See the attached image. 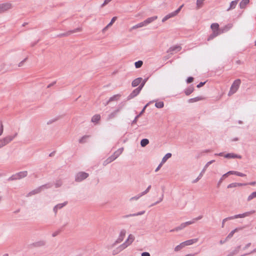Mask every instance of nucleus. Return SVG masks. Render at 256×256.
<instances>
[{"mask_svg":"<svg viewBox=\"0 0 256 256\" xmlns=\"http://www.w3.org/2000/svg\"><path fill=\"white\" fill-rule=\"evenodd\" d=\"M219 26V24L218 23H213L211 24L210 28L212 30V33L208 37V41L211 40L220 34Z\"/></svg>","mask_w":256,"mask_h":256,"instance_id":"f257e3e1","label":"nucleus"},{"mask_svg":"<svg viewBox=\"0 0 256 256\" xmlns=\"http://www.w3.org/2000/svg\"><path fill=\"white\" fill-rule=\"evenodd\" d=\"M240 83L241 81L240 79H237L234 82L228 92V96L234 94L238 90Z\"/></svg>","mask_w":256,"mask_h":256,"instance_id":"f03ea898","label":"nucleus"},{"mask_svg":"<svg viewBox=\"0 0 256 256\" xmlns=\"http://www.w3.org/2000/svg\"><path fill=\"white\" fill-rule=\"evenodd\" d=\"M17 134L14 136H8L0 140V148L10 143L16 136Z\"/></svg>","mask_w":256,"mask_h":256,"instance_id":"7ed1b4c3","label":"nucleus"},{"mask_svg":"<svg viewBox=\"0 0 256 256\" xmlns=\"http://www.w3.org/2000/svg\"><path fill=\"white\" fill-rule=\"evenodd\" d=\"M183 6H184V4H182L176 11L173 12L171 13H170L166 15L165 16H164V18L162 19V22H164L166 20H168L169 18L176 16L179 13V12L180 11L182 8L183 7Z\"/></svg>","mask_w":256,"mask_h":256,"instance_id":"20e7f679","label":"nucleus"},{"mask_svg":"<svg viewBox=\"0 0 256 256\" xmlns=\"http://www.w3.org/2000/svg\"><path fill=\"white\" fill-rule=\"evenodd\" d=\"M158 18L157 16H154L152 17L148 18L147 19H146L145 20H144L142 22H141L138 24V28L145 26L148 24H149L152 22L154 20H156Z\"/></svg>","mask_w":256,"mask_h":256,"instance_id":"39448f33","label":"nucleus"},{"mask_svg":"<svg viewBox=\"0 0 256 256\" xmlns=\"http://www.w3.org/2000/svg\"><path fill=\"white\" fill-rule=\"evenodd\" d=\"M12 8V5L10 2L2 3L0 4V13L8 11Z\"/></svg>","mask_w":256,"mask_h":256,"instance_id":"423d86ee","label":"nucleus"},{"mask_svg":"<svg viewBox=\"0 0 256 256\" xmlns=\"http://www.w3.org/2000/svg\"><path fill=\"white\" fill-rule=\"evenodd\" d=\"M51 187V186H50L49 184H44V185H42L40 186L39 188L31 191L29 193H28V194H27V196H30L32 195H34V194H38L40 193L42 188H50Z\"/></svg>","mask_w":256,"mask_h":256,"instance_id":"0eeeda50","label":"nucleus"},{"mask_svg":"<svg viewBox=\"0 0 256 256\" xmlns=\"http://www.w3.org/2000/svg\"><path fill=\"white\" fill-rule=\"evenodd\" d=\"M126 234V230L124 229L122 230H120V235L118 236V238H117V240L115 241V242L112 244V246H114L116 244H119L124 239L125 236Z\"/></svg>","mask_w":256,"mask_h":256,"instance_id":"6e6552de","label":"nucleus"},{"mask_svg":"<svg viewBox=\"0 0 256 256\" xmlns=\"http://www.w3.org/2000/svg\"><path fill=\"white\" fill-rule=\"evenodd\" d=\"M192 224H193V222L188 221V222H183V223L181 224L175 228L174 229L171 230H170V232H175V231L178 232V230L184 229V228H186L188 226Z\"/></svg>","mask_w":256,"mask_h":256,"instance_id":"1a4fd4ad","label":"nucleus"},{"mask_svg":"<svg viewBox=\"0 0 256 256\" xmlns=\"http://www.w3.org/2000/svg\"><path fill=\"white\" fill-rule=\"evenodd\" d=\"M254 212H255L254 210H252V211H250V212H244V213L242 214H236V215H235V216H234L228 217V218H230V219H232L233 220V219L237 218H245L246 216H249L250 215L252 214H254Z\"/></svg>","mask_w":256,"mask_h":256,"instance_id":"9d476101","label":"nucleus"},{"mask_svg":"<svg viewBox=\"0 0 256 256\" xmlns=\"http://www.w3.org/2000/svg\"><path fill=\"white\" fill-rule=\"evenodd\" d=\"M144 86V84L141 86H139L138 88H136L134 90L132 91V92L130 94L129 96L130 98H132L136 96L140 92L142 86Z\"/></svg>","mask_w":256,"mask_h":256,"instance_id":"9b49d317","label":"nucleus"},{"mask_svg":"<svg viewBox=\"0 0 256 256\" xmlns=\"http://www.w3.org/2000/svg\"><path fill=\"white\" fill-rule=\"evenodd\" d=\"M46 242L44 240H39L32 243L31 246L34 248H40L46 245Z\"/></svg>","mask_w":256,"mask_h":256,"instance_id":"f8f14e48","label":"nucleus"},{"mask_svg":"<svg viewBox=\"0 0 256 256\" xmlns=\"http://www.w3.org/2000/svg\"><path fill=\"white\" fill-rule=\"evenodd\" d=\"M182 49V47L179 45H176L170 47L168 50V52L172 54L174 52H180Z\"/></svg>","mask_w":256,"mask_h":256,"instance_id":"ddd939ff","label":"nucleus"},{"mask_svg":"<svg viewBox=\"0 0 256 256\" xmlns=\"http://www.w3.org/2000/svg\"><path fill=\"white\" fill-rule=\"evenodd\" d=\"M172 156V154L170 153H168L166 154L162 158V161L161 162V164L159 165L158 168H156V170H158V169L162 166V164H164L168 159L170 158Z\"/></svg>","mask_w":256,"mask_h":256,"instance_id":"4468645a","label":"nucleus"},{"mask_svg":"<svg viewBox=\"0 0 256 256\" xmlns=\"http://www.w3.org/2000/svg\"><path fill=\"white\" fill-rule=\"evenodd\" d=\"M226 158H239L240 159L242 156L240 155H238L233 153L228 154L224 156Z\"/></svg>","mask_w":256,"mask_h":256,"instance_id":"2eb2a0df","label":"nucleus"},{"mask_svg":"<svg viewBox=\"0 0 256 256\" xmlns=\"http://www.w3.org/2000/svg\"><path fill=\"white\" fill-rule=\"evenodd\" d=\"M243 227H240V228H235L234 230H232L228 235V236H226V239H230V238H232L233 236H234V234L236 232H238V231L240 230H242L243 229Z\"/></svg>","mask_w":256,"mask_h":256,"instance_id":"dca6fc26","label":"nucleus"},{"mask_svg":"<svg viewBox=\"0 0 256 256\" xmlns=\"http://www.w3.org/2000/svg\"><path fill=\"white\" fill-rule=\"evenodd\" d=\"M121 96H122V95L120 94H114L110 98V99L108 100V102H112L118 101L119 100H120Z\"/></svg>","mask_w":256,"mask_h":256,"instance_id":"f3484780","label":"nucleus"},{"mask_svg":"<svg viewBox=\"0 0 256 256\" xmlns=\"http://www.w3.org/2000/svg\"><path fill=\"white\" fill-rule=\"evenodd\" d=\"M198 241V238H194L189 240H187L185 242H184L185 246H190L192 244Z\"/></svg>","mask_w":256,"mask_h":256,"instance_id":"a211bd4d","label":"nucleus"},{"mask_svg":"<svg viewBox=\"0 0 256 256\" xmlns=\"http://www.w3.org/2000/svg\"><path fill=\"white\" fill-rule=\"evenodd\" d=\"M82 30V28H76V29H74L73 30H70V31L68 32L65 35L66 36H68V35H70L71 34H74V33H76V32H81Z\"/></svg>","mask_w":256,"mask_h":256,"instance_id":"6ab92c4d","label":"nucleus"},{"mask_svg":"<svg viewBox=\"0 0 256 256\" xmlns=\"http://www.w3.org/2000/svg\"><path fill=\"white\" fill-rule=\"evenodd\" d=\"M135 239L134 236L132 234H129L127 240H126V242L127 243L129 246L130 245Z\"/></svg>","mask_w":256,"mask_h":256,"instance_id":"aec40b11","label":"nucleus"},{"mask_svg":"<svg viewBox=\"0 0 256 256\" xmlns=\"http://www.w3.org/2000/svg\"><path fill=\"white\" fill-rule=\"evenodd\" d=\"M145 212V211H142V212H138V213H136V214H128V215H126V216H123V218H128L130 216H140V215H142L143 214H144Z\"/></svg>","mask_w":256,"mask_h":256,"instance_id":"412c9836","label":"nucleus"},{"mask_svg":"<svg viewBox=\"0 0 256 256\" xmlns=\"http://www.w3.org/2000/svg\"><path fill=\"white\" fill-rule=\"evenodd\" d=\"M236 175L237 176H242V174L236 171H230L228 172L226 174H224L223 176H226V175Z\"/></svg>","mask_w":256,"mask_h":256,"instance_id":"4be33fe9","label":"nucleus"},{"mask_svg":"<svg viewBox=\"0 0 256 256\" xmlns=\"http://www.w3.org/2000/svg\"><path fill=\"white\" fill-rule=\"evenodd\" d=\"M100 119V116L99 114H96L92 118V122L94 123H98Z\"/></svg>","mask_w":256,"mask_h":256,"instance_id":"5701e85b","label":"nucleus"},{"mask_svg":"<svg viewBox=\"0 0 256 256\" xmlns=\"http://www.w3.org/2000/svg\"><path fill=\"white\" fill-rule=\"evenodd\" d=\"M116 156H112L110 157H109L108 158H107L104 162V164H107L110 162H112L113 160H114L116 158Z\"/></svg>","mask_w":256,"mask_h":256,"instance_id":"b1692460","label":"nucleus"},{"mask_svg":"<svg viewBox=\"0 0 256 256\" xmlns=\"http://www.w3.org/2000/svg\"><path fill=\"white\" fill-rule=\"evenodd\" d=\"M142 78H138L135 79L133 82H132V86L133 87H136L138 86L141 82Z\"/></svg>","mask_w":256,"mask_h":256,"instance_id":"393cba45","label":"nucleus"},{"mask_svg":"<svg viewBox=\"0 0 256 256\" xmlns=\"http://www.w3.org/2000/svg\"><path fill=\"white\" fill-rule=\"evenodd\" d=\"M204 100V98L202 96H198V97H196V98H190L188 100V102H190V103H192V102H198L199 100Z\"/></svg>","mask_w":256,"mask_h":256,"instance_id":"a878e982","label":"nucleus"},{"mask_svg":"<svg viewBox=\"0 0 256 256\" xmlns=\"http://www.w3.org/2000/svg\"><path fill=\"white\" fill-rule=\"evenodd\" d=\"M129 245L126 243V242H124V243H123L121 245H120L118 248H117L118 250L121 252L123 250L125 249L126 248H127Z\"/></svg>","mask_w":256,"mask_h":256,"instance_id":"bb28decb","label":"nucleus"},{"mask_svg":"<svg viewBox=\"0 0 256 256\" xmlns=\"http://www.w3.org/2000/svg\"><path fill=\"white\" fill-rule=\"evenodd\" d=\"M184 247H185L184 244V242H182L180 243L179 245L177 246L174 248V251L178 252Z\"/></svg>","mask_w":256,"mask_h":256,"instance_id":"cd10ccee","label":"nucleus"},{"mask_svg":"<svg viewBox=\"0 0 256 256\" xmlns=\"http://www.w3.org/2000/svg\"><path fill=\"white\" fill-rule=\"evenodd\" d=\"M149 143V140L148 139L144 138L142 139L140 142V145L142 147L146 146Z\"/></svg>","mask_w":256,"mask_h":256,"instance_id":"c85d7f7f","label":"nucleus"},{"mask_svg":"<svg viewBox=\"0 0 256 256\" xmlns=\"http://www.w3.org/2000/svg\"><path fill=\"white\" fill-rule=\"evenodd\" d=\"M250 2V0H242L240 2V6L241 8H244L245 6L248 4Z\"/></svg>","mask_w":256,"mask_h":256,"instance_id":"c756f323","label":"nucleus"},{"mask_svg":"<svg viewBox=\"0 0 256 256\" xmlns=\"http://www.w3.org/2000/svg\"><path fill=\"white\" fill-rule=\"evenodd\" d=\"M68 204L67 202H65L62 204H58L56 206V208H57L58 210L66 206Z\"/></svg>","mask_w":256,"mask_h":256,"instance_id":"7c9ffc66","label":"nucleus"},{"mask_svg":"<svg viewBox=\"0 0 256 256\" xmlns=\"http://www.w3.org/2000/svg\"><path fill=\"white\" fill-rule=\"evenodd\" d=\"M238 4V2L237 1H232L230 3V7L228 9V10H230V9H232V8H235V7L236 6V4Z\"/></svg>","mask_w":256,"mask_h":256,"instance_id":"2f4dec72","label":"nucleus"},{"mask_svg":"<svg viewBox=\"0 0 256 256\" xmlns=\"http://www.w3.org/2000/svg\"><path fill=\"white\" fill-rule=\"evenodd\" d=\"M155 106L157 108H162L164 107V104L162 102H156L155 104Z\"/></svg>","mask_w":256,"mask_h":256,"instance_id":"473e14b6","label":"nucleus"},{"mask_svg":"<svg viewBox=\"0 0 256 256\" xmlns=\"http://www.w3.org/2000/svg\"><path fill=\"white\" fill-rule=\"evenodd\" d=\"M243 185V184H241V183H232V184H230L228 186V188H233V187H236V186H242Z\"/></svg>","mask_w":256,"mask_h":256,"instance_id":"72a5a7b5","label":"nucleus"},{"mask_svg":"<svg viewBox=\"0 0 256 256\" xmlns=\"http://www.w3.org/2000/svg\"><path fill=\"white\" fill-rule=\"evenodd\" d=\"M256 198V192H252L248 198V200L250 201L253 199L254 198Z\"/></svg>","mask_w":256,"mask_h":256,"instance_id":"f704fd0d","label":"nucleus"},{"mask_svg":"<svg viewBox=\"0 0 256 256\" xmlns=\"http://www.w3.org/2000/svg\"><path fill=\"white\" fill-rule=\"evenodd\" d=\"M89 138L88 136H84L79 140L80 143H84L86 142V140Z\"/></svg>","mask_w":256,"mask_h":256,"instance_id":"c9c22d12","label":"nucleus"},{"mask_svg":"<svg viewBox=\"0 0 256 256\" xmlns=\"http://www.w3.org/2000/svg\"><path fill=\"white\" fill-rule=\"evenodd\" d=\"M143 64V62L142 60H138L135 62L134 65L136 68H140Z\"/></svg>","mask_w":256,"mask_h":256,"instance_id":"e433bc0d","label":"nucleus"},{"mask_svg":"<svg viewBox=\"0 0 256 256\" xmlns=\"http://www.w3.org/2000/svg\"><path fill=\"white\" fill-rule=\"evenodd\" d=\"M204 0H197L196 1V5L198 8H201L203 5V2Z\"/></svg>","mask_w":256,"mask_h":256,"instance_id":"4c0bfd02","label":"nucleus"},{"mask_svg":"<svg viewBox=\"0 0 256 256\" xmlns=\"http://www.w3.org/2000/svg\"><path fill=\"white\" fill-rule=\"evenodd\" d=\"M240 247H241L240 246H238L237 247H236L235 248V249L232 252V254L234 255L236 254L239 252Z\"/></svg>","mask_w":256,"mask_h":256,"instance_id":"58836bf2","label":"nucleus"},{"mask_svg":"<svg viewBox=\"0 0 256 256\" xmlns=\"http://www.w3.org/2000/svg\"><path fill=\"white\" fill-rule=\"evenodd\" d=\"M194 90V88H190L186 89L185 91V94L186 95H190Z\"/></svg>","mask_w":256,"mask_h":256,"instance_id":"ea45409f","label":"nucleus"},{"mask_svg":"<svg viewBox=\"0 0 256 256\" xmlns=\"http://www.w3.org/2000/svg\"><path fill=\"white\" fill-rule=\"evenodd\" d=\"M117 19V17L116 16H114V17H113L110 21V22L108 24V26H110L112 25V24Z\"/></svg>","mask_w":256,"mask_h":256,"instance_id":"a19ab883","label":"nucleus"},{"mask_svg":"<svg viewBox=\"0 0 256 256\" xmlns=\"http://www.w3.org/2000/svg\"><path fill=\"white\" fill-rule=\"evenodd\" d=\"M150 188H151V186L150 185L148 187V188L144 192H143L141 193V196H144L145 194H146V193H148L149 192Z\"/></svg>","mask_w":256,"mask_h":256,"instance_id":"79ce46f5","label":"nucleus"},{"mask_svg":"<svg viewBox=\"0 0 256 256\" xmlns=\"http://www.w3.org/2000/svg\"><path fill=\"white\" fill-rule=\"evenodd\" d=\"M87 177H76V181L77 182H80L84 180Z\"/></svg>","mask_w":256,"mask_h":256,"instance_id":"37998d69","label":"nucleus"},{"mask_svg":"<svg viewBox=\"0 0 256 256\" xmlns=\"http://www.w3.org/2000/svg\"><path fill=\"white\" fill-rule=\"evenodd\" d=\"M202 218V216H200L198 217H196V218H194L192 219V220H190V222H193V224H194L196 221Z\"/></svg>","mask_w":256,"mask_h":256,"instance_id":"c03bdc74","label":"nucleus"},{"mask_svg":"<svg viewBox=\"0 0 256 256\" xmlns=\"http://www.w3.org/2000/svg\"><path fill=\"white\" fill-rule=\"evenodd\" d=\"M142 196H141V193L140 194H139L138 196H134V197H132V198H130V200H138L140 197H141Z\"/></svg>","mask_w":256,"mask_h":256,"instance_id":"a18cd8bd","label":"nucleus"},{"mask_svg":"<svg viewBox=\"0 0 256 256\" xmlns=\"http://www.w3.org/2000/svg\"><path fill=\"white\" fill-rule=\"evenodd\" d=\"M231 220V219H230V218H224V219L222 220V228H224V224H225V222H226L228 220Z\"/></svg>","mask_w":256,"mask_h":256,"instance_id":"49530a36","label":"nucleus"},{"mask_svg":"<svg viewBox=\"0 0 256 256\" xmlns=\"http://www.w3.org/2000/svg\"><path fill=\"white\" fill-rule=\"evenodd\" d=\"M138 24H136L134 26H132V28H130L129 30L130 32H132V30L138 28Z\"/></svg>","mask_w":256,"mask_h":256,"instance_id":"de8ad7c7","label":"nucleus"},{"mask_svg":"<svg viewBox=\"0 0 256 256\" xmlns=\"http://www.w3.org/2000/svg\"><path fill=\"white\" fill-rule=\"evenodd\" d=\"M138 24H136L134 26H132V28H130L129 30L130 32H132V30L138 28Z\"/></svg>","mask_w":256,"mask_h":256,"instance_id":"09e8293b","label":"nucleus"},{"mask_svg":"<svg viewBox=\"0 0 256 256\" xmlns=\"http://www.w3.org/2000/svg\"><path fill=\"white\" fill-rule=\"evenodd\" d=\"M120 252L118 249V248H116V249L114 250L112 252V254L113 255H116V254H118V253H119Z\"/></svg>","mask_w":256,"mask_h":256,"instance_id":"8fccbe9b","label":"nucleus"},{"mask_svg":"<svg viewBox=\"0 0 256 256\" xmlns=\"http://www.w3.org/2000/svg\"><path fill=\"white\" fill-rule=\"evenodd\" d=\"M62 183L60 181H58L55 184L56 188H58V187L60 186H62Z\"/></svg>","mask_w":256,"mask_h":256,"instance_id":"3c124183","label":"nucleus"},{"mask_svg":"<svg viewBox=\"0 0 256 256\" xmlns=\"http://www.w3.org/2000/svg\"><path fill=\"white\" fill-rule=\"evenodd\" d=\"M26 58L24 60H23L21 61L18 64V67L22 66L24 64V62H26Z\"/></svg>","mask_w":256,"mask_h":256,"instance_id":"603ef678","label":"nucleus"},{"mask_svg":"<svg viewBox=\"0 0 256 256\" xmlns=\"http://www.w3.org/2000/svg\"><path fill=\"white\" fill-rule=\"evenodd\" d=\"M251 246V243L250 242H249L248 244H247L244 248H243V250H246V248H249L250 246Z\"/></svg>","mask_w":256,"mask_h":256,"instance_id":"864d4df0","label":"nucleus"},{"mask_svg":"<svg viewBox=\"0 0 256 256\" xmlns=\"http://www.w3.org/2000/svg\"><path fill=\"white\" fill-rule=\"evenodd\" d=\"M193 80H194V78H193L192 77H189L188 79H187V82L188 83H190L192 82H193Z\"/></svg>","mask_w":256,"mask_h":256,"instance_id":"5fc2aeb1","label":"nucleus"},{"mask_svg":"<svg viewBox=\"0 0 256 256\" xmlns=\"http://www.w3.org/2000/svg\"><path fill=\"white\" fill-rule=\"evenodd\" d=\"M142 256H150V255L148 252H144L142 254Z\"/></svg>","mask_w":256,"mask_h":256,"instance_id":"6e6d98bb","label":"nucleus"},{"mask_svg":"<svg viewBox=\"0 0 256 256\" xmlns=\"http://www.w3.org/2000/svg\"><path fill=\"white\" fill-rule=\"evenodd\" d=\"M228 239H226V238H225V240H220V244H224L226 241H228Z\"/></svg>","mask_w":256,"mask_h":256,"instance_id":"4d7b16f0","label":"nucleus"},{"mask_svg":"<svg viewBox=\"0 0 256 256\" xmlns=\"http://www.w3.org/2000/svg\"><path fill=\"white\" fill-rule=\"evenodd\" d=\"M205 84V82H200L197 85V87L198 88H200L202 86Z\"/></svg>","mask_w":256,"mask_h":256,"instance_id":"13d9d810","label":"nucleus"},{"mask_svg":"<svg viewBox=\"0 0 256 256\" xmlns=\"http://www.w3.org/2000/svg\"><path fill=\"white\" fill-rule=\"evenodd\" d=\"M200 177H197L196 179L192 182V183H196L198 182L200 180Z\"/></svg>","mask_w":256,"mask_h":256,"instance_id":"bf43d9fd","label":"nucleus"},{"mask_svg":"<svg viewBox=\"0 0 256 256\" xmlns=\"http://www.w3.org/2000/svg\"><path fill=\"white\" fill-rule=\"evenodd\" d=\"M3 132V126L2 125L0 126V136L2 135Z\"/></svg>","mask_w":256,"mask_h":256,"instance_id":"052dcab7","label":"nucleus"},{"mask_svg":"<svg viewBox=\"0 0 256 256\" xmlns=\"http://www.w3.org/2000/svg\"><path fill=\"white\" fill-rule=\"evenodd\" d=\"M17 180V178H16V177H10V178L8 179V180Z\"/></svg>","mask_w":256,"mask_h":256,"instance_id":"680f3d73","label":"nucleus"},{"mask_svg":"<svg viewBox=\"0 0 256 256\" xmlns=\"http://www.w3.org/2000/svg\"><path fill=\"white\" fill-rule=\"evenodd\" d=\"M58 209L57 208H56V206H54L53 208V210L55 213V214H56Z\"/></svg>","mask_w":256,"mask_h":256,"instance_id":"e2e57ef3","label":"nucleus"},{"mask_svg":"<svg viewBox=\"0 0 256 256\" xmlns=\"http://www.w3.org/2000/svg\"><path fill=\"white\" fill-rule=\"evenodd\" d=\"M163 198H164V194H162V196L160 198L159 200H158L159 202H161Z\"/></svg>","mask_w":256,"mask_h":256,"instance_id":"0e129e2a","label":"nucleus"},{"mask_svg":"<svg viewBox=\"0 0 256 256\" xmlns=\"http://www.w3.org/2000/svg\"><path fill=\"white\" fill-rule=\"evenodd\" d=\"M58 234V232H55L54 234H52V236L53 237H54V236H56Z\"/></svg>","mask_w":256,"mask_h":256,"instance_id":"69168bd1","label":"nucleus"},{"mask_svg":"<svg viewBox=\"0 0 256 256\" xmlns=\"http://www.w3.org/2000/svg\"><path fill=\"white\" fill-rule=\"evenodd\" d=\"M20 174H22V176H26V174H27V172H21Z\"/></svg>","mask_w":256,"mask_h":256,"instance_id":"338daca9","label":"nucleus"},{"mask_svg":"<svg viewBox=\"0 0 256 256\" xmlns=\"http://www.w3.org/2000/svg\"><path fill=\"white\" fill-rule=\"evenodd\" d=\"M234 254H232V252H230L226 256H234Z\"/></svg>","mask_w":256,"mask_h":256,"instance_id":"774afa93","label":"nucleus"}]
</instances>
